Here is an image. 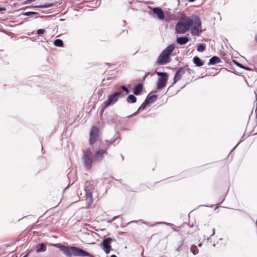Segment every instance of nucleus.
I'll use <instances>...</instances> for the list:
<instances>
[{
	"mask_svg": "<svg viewBox=\"0 0 257 257\" xmlns=\"http://www.w3.org/2000/svg\"><path fill=\"white\" fill-rule=\"evenodd\" d=\"M54 5L53 3H49V4H47L42 5L36 6H35L34 7L38 8H48L53 7Z\"/></svg>",
	"mask_w": 257,
	"mask_h": 257,
	"instance_id": "21",
	"label": "nucleus"
},
{
	"mask_svg": "<svg viewBox=\"0 0 257 257\" xmlns=\"http://www.w3.org/2000/svg\"><path fill=\"white\" fill-rule=\"evenodd\" d=\"M85 197L86 203L88 205H90L93 202L92 191H86Z\"/></svg>",
	"mask_w": 257,
	"mask_h": 257,
	"instance_id": "13",
	"label": "nucleus"
},
{
	"mask_svg": "<svg viewBox=\"0 0 257 257\" xmlns=\"http://www.w3.org/2000/svg\"><path fill=\"white\" fill-rule=\"evenodd\" d=\"M157 96L156 95H153L150 96H148L146 99V100L149 103H152L156 101L157 99Z\"/></svg>",
	"mask_w": 257,
	"mask_h": 257,
	"instance_id": "19",
	"label": "nucleus"
},
{
	"mask_svg": "<svg viewBox=\"0 0 257 257\" xmlns=\"http://www.w3.org/2000/svg\"><path fill=\"white\" fill-rule=\"evenodd\" d=\"M128 103H135L137 101V98L133 94H130L126 98Z\"/></svg>",
	"mask_w": 257,
	"mask_h": 257,
	"instance_id": "20",
	"label": "nucleus"
},
{
	"mask_svg": "<svg viewBox=\"0 0 257 257\" xmlns=\"http://www.w3.org/2000/svg\"><path fill=\"white\" fill-rule=\"evenodd\" d=\"M189 41V39L186 37H181L177 38L176 42L180 45L186 44Z\"/></svg>",
	"mask_w": 257,
	"mask_h": 257,
	"instance_id": "16",
	"label": "nucleus"
},
{
	"mask_svg": "<svg viewBox=\"0 0 257 257\" xmlns=\"http://www.w3.org/2000/svg\"><path fill=\"white\" fill-rule=\"evenodd\" d=\"M23 257H28V254H26L25 256H24Z\"/></svg>",
	"mask_w": 257,
	"mask_h": 257,
	"instance_id": "37",
	"label": "nucleus"
},
{
	"mask_svg": "<svg viewBox=\"0 0 257 257\" xmlns=\"http://www.w3.org/2000/svg\"><path fill=\"white\" fill-rule=\"evenodd\" d=\"M214 232H215L214 230V229H212V235L214 234Z\"/></svg>",
	"mask_w": 257,
	"mask_h": 257,
	"instance_id": "33",
	"label": "nucleus"
},
{
	"mask_svg": "<svg viewBox=\"0 0 257 257\" xmlns=\"http://www.w3.org/2000/svg\"><path fill=\"white\" fill-rule=\"evenodd\" d=\"M99 137V130H92L90 133L89 143L93 145L98 140Z\"/></svg>",
	"mask_w": 257,
	"mask_h": 257,
	"instance_id": "8",
	"label": "nucleus"
},
{
	"mask_svg": "<svg viewBox=\"0 0 257 257\" xmlns=\"http://www.w3.org/2000/svg\"><path fill=\"white\" fill-rule=\"evenodd\" d=\"M193 61L195 65L197 67L202 66L204 64L203 62L198 57H194Z\"/></svg>",
	"mask_w": 257,
	"mask_h": 257,
	"instance_id": "18",
	"label": "nucleus"
},
{
	"mask_svg": "<svg viewBox=\"0 0 257 257\" xmlns=\"http://www.w3.org/2000/svg\"><path fill=\"white\" fill-rule=\"evenodd\" d=\"M55 246L59 248V249L67 256L68 257H72V255L77 256H89L90 254L86 252V251L75 247V246H71L69 247L67 246L60 245L59 244H56Z\"/></svg>",
	"mask_w": 257,
	"mask_h": 257,
	"instance_id": "1",
	"label": "nucleus"
},
{
	"mask_svg": "<svg viewBox=\"0 0 257 257\" xmlns=\"http://www.w3.org/2000/svg\"><path fill=\"white\" fill-rule=\"evenodd\" d=\"M193 24L191 28V33L193 36H199L202 33L201 22L200 18L196 16H193Z\"/></svg>",
	"mask_w": 257,
	"mask_h": 257,
	"instance_id": "5",
	"label": "nucleus"
},
{
	"mask_svg": "<svg viewBox=\"0 0 257 257\" xmlns=\"http://www.w3.org/2000/svg\"><path fill=\"white\" fill-rule=\"evenodd\" d=\"M148 104H149V103L145 100V101L142 103L141 106L138 109V111L141 110H144Z\"/></svg>",
	"mask_w": 257,
	"mask_h": 257,
	"instance_id": "24",
	"label": "nucleus"
},
{
	"mask_svg": "<svg viewBox=\"0 0 257 257\" xmlns=\"http://www.w3.org/2000/svg\"><path fill=\"white\" fill-rule=\"evenodd\" d=\"M157 75L160 77L157 82V88L162 89L166 87L168 81V75L165 72H156Z\"/></svg>",
	"mask_w": 257,
	"mask_h": 257,
	"instance_id": "7",
	"label": "nucleus"
},
{
	"mask_svg": "<svg viewBox=\"0 0 257 257\" xmlns=\"http://www.w3.org/2000/svg\"><path fill=\"white\" fill-rule=\"evenodd\" d=\"M110 257H117L115 255L113 254L110 256Z\"/></svg>",
	"mask_w": 257,
	"mask_h": 257,
	"instance_id": "34",
	"label": "nucleus"
},
{
	"mask_svg": "<svg viewBox=\"0 0 257 257\" xmlns=\"http://www.w3.org/2000/svg\"><path fill=\"white\" fill-rule=\"evenodd\" d=\"M82 160L85 167L87 170H90L92 167L94 158H93L92 152L90 148H87L83 151Z\"/></svg>",
	"mask_w": 257,
	"mask_h": 257,
	"instance_id": "4",
	"label": "nucleus"
},
{
	"mask_svg": "<svg viewBox=\"0 0 257 257\" xmlns=\"http://www.w3.org/2000/svg\"><path fill=\"white\" fill-rule=\"evenodd\" d=\"M112 241V239L111 238H107L104 239L102 241V245L104 247V251L106 254L109 253L110 250L111 249V246L110 245L111 241Z\"/></svg>",
	"mask_w": 257,
	"mask_h": 257,
	"instance_id": "10",
	"label": "nucleus"
},
{
	"mask_svg": "<svg viewBox=\"0 0 257 257\" xmlns=\"http://www.w3.org/2000/svg\"><path fill=\"white\" fill-rule=\"evenodd\" d=\"M93 184L90 181H86L85 184V191H93Z\"/></svg>",
	"mask_w": 257,
	"mask_h": 257,
	"instance_id": "17",
	"label": "nucleus"
},
{
	"mask_svg": "<svg viewBox=\"0 0 257 257\" xmlns=\"http://www.w3.org/2000/svg\"><path fill=\"white\" fill-rule=\"evenodd\" d=\"M92 128L94 129V128H96V127L95 126H93Z\"/></svg>",
	"mask_w": 257,
	"mask_h": 257,
	"instance_id": "36",
	"label": "nucleus"
},
{
	"mask_svg": "<svg viewBox=\"0 0 257 257\" xmlns=\"http://www.w3.org/2000/svg\"><path fill=\"white\" fill-rule=\"evenodd\" d=\"M193 16L191 18L185 15L181 17L179 22L176 25V33L183 34L188 31L193 25Z\"/></svg>",
	"mask_w": 257,
	"mask_h": 257,
	"instance_id": "2",
	"label": "nucleus"
},
{
	"mask_svg": "<svg viewBox=\"0 0 257 257\" xmlns=\"http://www.w3.org/2000/svg\"><path fill=\"white\" fill-rule=\"evenodd\" d=\"M153 12L157 15L158 18L160 20H163L165 18V15L163 11L159 8H155L153 10Z\"/></svg>",
	"mask_w": 257,
	"mask_h": 257,
	"instance_id": "12",
	"label": "nucleus"
},
{
	"mask_svg": "<svg viewBox=\"0 0 257 257\" xmlns=\"http://www.w3.org/2000/svg\"><path fill=\"white\" fill-rule=\"evenodd\" d=\"M221 62V59L217 56H213L211 58L208 63V65H215Z\"/></svg>",
	"mask_w": 257,
	"mask_h": 257,
	"instance_id": "14",
	"label": "nucleus"
},
{
	"mask_svg": "<svg viewBox=\"0 0 257 257\" xmlns=\"http://www.w3.org/2000/svg\"><path fill=\"white\" fill-rule=\"evenodd\" d=\"M54 45L57 47H62L63 45V42L61 39H56L54 42Z\"/></svg>",
	"mask_w": 257,
	"mask_h": 257,
	"instance_id": "23",
	"label": "nucleus"
},
{
	"mask_svg": "<svg viewBox=\"0 0 257 257\" xmlns=\"http://www.w3.org/2000/svg\"><path fill=\"white\" fill-rule=\"evenodd\" d=\"M202 244L201 243H199L198 244V246H199V247H201V246H202Z\"/></svg>",
	"mask_w": 257,
	"mask_h": 257,
	"instance_id": "32",
	"label": "nucleus"
},
{
	"mask_svg": "<svg viewBox=\"0 0 257 257\" xmlns=\"http://www.w3.org/2000/svg\"><path fill=\"white\" fill-rule=\"evenodd\" d=\"M107 149L104 150L99 149L95 152L94 155V160L95 161H101L103 159L104 155H107Z\"/></svg>",
	"mask_w": 257,
	"mask_h": 257,
	"instance_id": "9",
	"label": "nucleus"
},
{
	"mask_svg": "<svg viewBox=\"0 0 257 257\" xmlns=\"http://www.w3.org/2000/svg\"><path fill=\"white\" fill-rule=\"evenodd\" d=\"M3 9L2 8H0V11H2Z\"/></svg>",
	"mask_w": 257,
	"mask_h": 257,
	"instance_id": "38",
	"label": "nucleus"
},
{
	"mask_svg": "<svg viewBox=\"0 0 257 257\" xmlns=\"http://www.w3.org/2000/svg\"><path fill=\"white\" fill-rule=\"evenodd\" d=\"M121 88L125 92V94H128L129 93V90L128 89L124 86H122L121 87Z\"/></svg>",
	"mask_w": 257,
	"mask_h": 257,
	"instance_id": "29",
	"label": "nucleus"
},
{
	"mask_svg": "<svg viewBox=\"0 0 257 257\" xmlns=\"http://www.w3.org/2000/svg\"><path fill=\"white\" fill-rule=\"evenodd\" d=\"M175 48V46L174 44L168 45L159 55L156 61L157 64L161 65L169 63L170 56Z\"/></svg>",
	"mask_w": 257,
	"mask_h": 257,
	"instance_id": "3",
	"label": "nucleus"
},
{
	"mask_svg": "<svg viewBox=\"0 0 257 257\" xmlns=\"http://www.w3.org/2000/svg\"><path fill=\"white\" fill-rule=\"evenodd\" d=\"M45 30L44 29H39L37 30V33L38 35H41V34H43L45 33Z\"/></svg>",
	"mask_w": 257,
	"mask_h": 257,
	"instance_id": "30",
	"label": "nucleus"
},
{
	"mask_svg": "<svg viewBox=\"0 0 257 257\" xmlns=\"http://www.w3.org/2000/svg\"><path fill=\"white\" fill-rule=\"evenodd\" d=\"M191 251L193 254H196L198 253L197 247L195 245H192L191 247Z\"/></svg>",
	"mask_w": 257,
	"mask_h": 257,
	"instance_id": "25",
	"label": "nucleus"
},
{
	"mask_svg": "<svg viewBox=\"0 0 257 257\" xmlns=\"http://www.w3.org/2000/svg\"><path fill=\"white\" fill-rule=\"evenodd\" d=\"M189 2H194L195 1V0H188Z\"/></svg>",
	"mask_w": 257,
	"mask_h": 257,
	"instance_id": "35",
	"label": "nucleus"
},
{
	"mask_svg": "<svg viewBox=\"0 0 257 257\" xmlns=\"http://www.w3.org/2000/svg\"><path fill=\"white\" fill-rule=\"evenodd\" d=\"M185 72L184 68L182 67L180 68L178 71H177L174 77L173 84L176 83L180 80Z\"/></svg>",
	"mask_w": 257,
	"mask_h": 257,
	"instance_id": "11",
	"label": "nucleus"
},
{
	"mask_svg": "<svg viewBox=\"0 0 257 257\" xmlns=\"http://www.w3.org/2000/svg\"><path fill=\"white\" fill-rule=\"evenodd\" d=\"M233 62L237 66H238L239 67L241 68H243L244 69H245V70H248V68L246 67H244L243 66L242 64H240L239 63L236 62V61L235 60H233Z\"/></svg>",
	"mask_w": 257,
	"mask_h": 257,
	"instance_id": "27",
	"label": "nucleus"
},
{
	"mask_svg": "<svg viewBox=\"0 0 257 257\" xmlns=\"http://www.w3.org/2000/svg\"><path fill=\"white\" fill-rule=\"evenodd\" d=\"M206 45L205 44H200L197 46V50L199 52H202L205 50Z\"/></svg>",
	"mask_w": 257,
	"mask_h": 257,
	"instance_id": "22",
	"label": "nucleus"
},
{
	"mask_svg": "<svg viewBox=\"0 0 257 257\" xmlns=\"http://www.w3.org/2000/svg\"><path fill=\"white\" fill-rule=\"evenodd\" d=\"M123 96V94L122 92H116L111 94L109 96L108 100L104 102V108L105 109L108 106L115 103L118 100L119 97Z\"/></svg>",
	"mask_w": 257,
	"mask_h": 257,
	"instance_id": "6",
	"label": "nucleus"
},
{
	"mask_svg": "<svg viewBox=\"0 0 257 257\" xmlns=\"http://www.w3.org/2000/svg\"><path fill=\"white\" fill-rule=\"evenodd\" d=\"M37 14V13H36V12H26V13H24V15L28 16H30V15H35Z\"/></svg>",
	"mask_w": 257,
	"mask_h": 257,
	"instance_id": "28",
	"label": "nucleus"
},
{
	"mask_svg": "<svg viewBox=\"0 0 257 257\" xmlns=\"http://www.w3.org/2000/svg\"><path fill=\"white\" fill-rule=\"evenodd\" d=\"M34 0H28L27 1L26 3V4H30L31 3H32L33 1H34Z\"/></svg>",
	"mask_w": 257,
	"mask_h": 257,
	"instance_id": "31",
	"label": "nucleus"
},
{
	"mask_svg": "<svg viewBox=\"0 0 257 257\" xmlns=\"http://www.w3.org/2000/svg\"><path fill=\"white\" fill-rule=\"evenodd\" d=\"M143 85L141 83L137 85L134 90V93L135 95H139L143 90Z\"/></svg>",
	"mask_w": 257,
	"mask_h": 257,
	"instance_id": "15",
	"label": "nucleus"
},
{
	"mask_svg": "<svg viewBox=\"0 0 257 257\" xmlns=\"http://www.w3.org/2000/svg\"><path fill=\"white\" fill-rule=\"evenodd\" d=\"M46 248V246L44 244L41 243L39 245V247L37 249V252H41L42 251H44Z\"/></svg>",
	"mask_w": 257,
	"mask_h": 257,
	"instance_id": "26",
	"label": "nucleus"
}]
</instances>
